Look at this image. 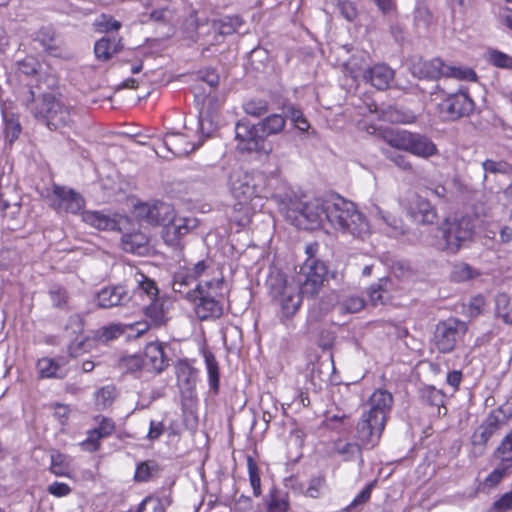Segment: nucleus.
<instances>
[{"mask_svg": "<svg viewBox=\"0 0 512 512\" xmlns=\"http://www.w3.org/2000/svg\"><path fill=\"white\" fill-rule=\"evenodd\" d=\"M286 218L298 228L334 230L356 238L369 234V225L355 205L340 196L315 198L308 202L292 201L286 209Z\"/></svg>", "mask_w": 512, "mask_h": 512, "instance_id": "nucleus-1", "label": "nucleus"}, {"mask_svg": "<svg viewBox=\"0 0 512 512\" xmlns=\"http://www.w3.org/2000/svg\"><path fill=\"white\" fill-rule=\"evenodd\" d=\"M393 406V396L384 389H377L364 405L356 425V439L366 448L375 447L381 438Z\"/></svg>", "mask_w": 512, "mask_h": 512, "instance_id": "nucleus-2", "label": "nucleus"}, {"mask_svg": "<svg viewBox=\"0 0 512 512\" xmlns=\"http://www.w3.org/2000/svg\"><path fill=\"white\" fill-rule=\"evenodd\" d=\"M29 95L31 99H27L26 103L28 110L50 130L70 126L73 122L72 107L60 98L47 93L36 99L32 90L29 91Z\"/></svg>", "mask_w": 512, "mask_h": 512, "instance_id": "nucleus-3", "label": "nucleus"}, {"mask_svg": "<svg viewBox=\"0 0 512 512\" xmlns=\"http://www.w3.org/2000/svg\"><path fill=\"white\" fill-rule=\"evenodd\" d=\"M269 182V177L262 172L248 173L236 169L229 175L231 193L241 203H248L254 198H268L272 195Z\"/></svg>", "mask_w": 512, "mask_h": 512, "instance_id": "nucleus-4", "label": "nucleus"}, {"mask_svg": "<svg viewBox=\"0 0 512 512\" xmlns=\"http://www.w3.org/2000/svg\"><path fill=\"white\" fill-rule=\"evenodd\" d=\"M438 232L441 238L438 247L449 253H456L472 241L474 222L470 216H456L446 219Z\"/></svg>", "mask_w": 512, "mask_h": 512, "instance_id": "nucleus-5", "label": "nucleus"}, {"mask_svg": "<svg viewBox=\"0 0 512 512\" xmlns=\"http://www.w3.org/2000/svg\"><path fill=\"white\" fill-rule=\"evenodd\" d=\"M270 296L281 308L285 317L293 316L300 308L302 294L294 281H288L281 273L271 274L267 280Z\"/></svg>", "mask_w": 512, "mask_h": 512, "instance_id": "nucleus-6", "label": "nucleus"}, {"mask_svg": "<svg viewBox=\"0 0 512 512\" xmlns=\"http://www.w3.org/2000/svg\"><path fill=\"white\" fill-rule=\"evenodd\" d=\"M223 280L206 281L195 286V292L189 293V301L194 303V312L201 321L223 315L222 304L215 299L212 290H221Z\"/></svg>", "mask_w": 512, "mask_h": 512, "instance_id": "nucleus-7", "label": "nucleus"}, {"mask_svg": "<svg viewBox=\"0 0 512 512\" xmlns=\"http://www.w3.org/2000/svg\"><path fill=\"white\" fill-rule=\"evenodd\" d=\"M411 73L418 78L438 79L442 76L465 80H475L476 73L472 69H461L445 65L440 58L429 61L414 58L410 65Z\"/></svg>", "mask_w": 512, "mask_h": 512, "instance_id": "nucleus-8", "label": "nucleus"}, {"mask_svg": "<svg viewBox=\"0 0 512 512\" xmlns=\"http://www.w3.org/2000/svg\"><path fill=\"white\" fill-rule=\"evenodd\" d=\"M475 108V102L466 89L446 93L441 91V101L437 104V112L445 121H456L468 117Z\"/></svg>", "mask_w": 512, "mask_h": 512, "instance_id": "nucleus-9", "label": "nucleus"}, {"mask_svg": "<svg viewBox=\"0 0 512 512\" xmlns=\"http://www.w3.org/2000/svg\"><path fill=\"white\" fill-rule=\"evenodd\" d=\"M386 141L393 148L404 150L425 159L438 153L434 142L427 136L419 133L401 130L389 135Z\"/></svg>", "mask_w": 512, "mask_h": 512, "instance_id": "nucleus-10", "label": "nucleus"}, {"mask_svg": "<svg viewBox=\"0 0 512 512\" xmlns=\"http://www.w3.org/2000/svg\"><path fill=\"white\" fill-rule=\"evenodd\" d=\"M467 330V323L458 318L450 317L440 321L436 324L433 333L432 343L434 348L442 354L453 352Z\"/></svg>", "mask_w": 512, "mask_h": 512, "instance_id": "nucleus-11", "label": "nucleus"}, {"mask_svg": "<svg viewBox=\"0 0 512 512\" xmlns=\"http://www.w3.org/2000/svg\"><path fill=\"white\" fill-rule=\"evenodd\" d=\"M326 274L327 268L324 262L318 259H310L306 260L293 281L302 296L314 297L319 293Z\"/></svg>", "mask_w": 512, "mask_h": 512, "instance_id": "nucleus-12", "label": "nucleus"}, {"mask_svg": "<svg viewBox=\"0 0 512 512\" xmlns=\"http://www.w3.org/2000/svg\"><path fill=\"white\" fill-rule=\"evenodd\" d=\"M257 124L241 119L235 125V139L237 149L241 152H257L269 154L271 147L267 144Z\"/></svg>", "mask_w": 512, "mask_h": 512, "instance_id": "nucleus-13", "label": "nucleus"}, {"mask_svg": "<svg viewBox=\"0 0 512 512\" xmlns=\"http://www.w3.org/2000/svg\"><path fill=\"white\" fill-rule=\"evenodd\" d=\"M49 201L50 206L58 213L76 214L85 205L84 198L78 192L58 184H53Z\"/></svg>", "mask_w": 512, "mask_h": 512, "instance_id": "nucleus-14", "label": "nucleus"}, {"mask_svg": "<svg viewBox=\"0 0 512 512\" xmlns=\"http://www.w3.org/2000/svg\"><path fill=\"white\" fill-rule=\"evenodd\" d=\"M504 422L495 413H490L475 429L471 436L472 454L479 457L484 454L489 439L498 434Z\"/></svg>", "mask_w": 512, "mask_h": 512, "instance_id": "nucleus-15", "label": "nucleus"}, {"mask_svg": "<svg viewBox=\"0 0 512 512\" xmlns=\"http://www.w3.org/2000/svg\"><path fill=\"white\" fill-rule=\"evenodd\" d=\"M138 217L149 225H165L174 220L175 211L172 205L162 201L142 203L136 208Z\"/></svg>", "mask_w": 512, "mask_h": 512, "instance_id": "nucleus-16", "label": "nucleus"}, {"mask_svg": "<svg viewBox=\"0 0 512 512\" xmlns=\"http://www.w3.org/2000/svg\"><path fill=\"white\" fill-rule=\"evenodd\" d=\"M351 73L354 79L362 76L364 80L370 82L378 90L387 89L394 78V71L386 64H377L372 68L357 71L352 70Z\"/></svg>", "mask_w": 512, "mask_h": 512, "instance_id": "nucleus-17", "label": "nucleus"}, {"mask_svg": "<svg viewBox=\"0 0 512 512\" xmlns=\"http://www.w3.org/2000/svg\"><path fill=\"white\" fill-rule=\"evenodd\" d=\"M95 300L99 308L108 309L126 305L131 300V295L122 285L108 286L96 294Z\"/></svg>", "mask_w": 512, "mask_h": 512, "instance_id": "nucleus-18", "label": "nucleus"}, {"mask_svg": "<svg viewBox=\"0 0 512 512\" xmlns=\"http://www.w3.org/2000/svg\"><path fill=\"white\" fill-rule=\"evenodd\" d=\"M407 213L416 224H432L437 219V212L431 203L423 197L415 196L410 202Z\"/></svg>", "mask_w": 512, "mask_h": 512, "instance_id": "nucleus-19", "label": "nucleus"}, {"mask_svg": "<svg viewBox=\"0 0 512 512\" xmlns=\"http://www.w3.org/2000/svg\"><path fill=\"white\" fill-rule=\"evenodd\" d=\"M67 360L65 357L49 358L43 357L37 361L36 369L39 378H57L62 379L66 376L65 366Z\"/></svg>", "mask_w": 512, "mask_h": 512, "instance_id": "nucleus-20", "label": "nucleus"}, {"mask_svg": "<svg viewBox=\"0 0 512 512\" xmlns=\"http://www.w3.org/2000/svg\"><path fill=\"white\" fill-rule=\"evenodd\" d=\"M82 220L98 230H120L122 217L114 214L108 215L99 211H84Z\"/></svg>", "mask_w": 512, "mask_h": 512, "instance_id": "nucleus-21", "label": "nucleus"}, {"mask_svg": "<svg viewBox=\"0 0 512 512\" xmlns=\"http://www.w3.org/2000/svg\"><path fill=\"white\" fill-rule=\"evenodd\" d=\"M143 361L147 371L162 372L168 365L163 345L160 343H149L145 347Z\"/></svg>", "mask_w": 512, "mask_h": 512, "instance_id": "nucleus-22", "label": "nucleus"}, {"mask_svg": "<svg viewBox=\"0 0 512 512\" xmlns=\"http://www.w3.org/2000/svg\"><path fill=\"white\" fill-rule=\"evenodd\" d=\"M35 41L39 42L49 55L55 57L63 55V42L52 27H41L36 33Z\"/></svg>", "mask_w": 512, "mask_h": 512, "instance_id": "nucleus-23", "label": "nucleus"}, {"mask_svg": "<svg viewBox=\"0 0 512 512\" xmlns=\"http://www.w3.org/2000/svg\"><path fill=\"white\" fill-rule=\"evenodd\" d=\"M163 145L175 156L188 155L196 149L195 145L187 140L181 133H167L163 139Z\"/></svg>", "mask_w": 512, "mask_h": 512, "instance_id": "nucleus-24", "label": "nucleus"}, {"mask_svg": "<svg viewBox=\"0 0 512 512\" xmlns=\"http://www.w3.org/2000/svg\"><path fill=\"white\" fill-rule=\"evenodd\" d=\"M188 220L184 218H176L165 225L163 229L164 241L173 246L177 244V241L189 232L190 226Z\"/></svg>", "mask_w": 512, "mask_h": 512, "instance_id": "nucleus-25", "label": "nucleus"}, {"mask_svg": "<svg viewBox=\"0 0 512 512\" xmlns=\"http://www.w3.org/2000/svg\"><path fill=\"white\" fill-rule=\"evenodd\" d=\"M123 48L121 39L103 37L94 46V53L98 60L107 61Z\"/></svg>", "mask_w": 512, "mask_h": 512, "instance_id": "nucleus-26", "label": "nucleus"}, {"mask_svg": "<svg viewBox=\"0 0 512 512\" xmlns=\"http://www.w3.org/2000/svg\"><path fill=\"white\" fill-rule=\"evenodd\" d=\"M122 248L125 252L144 255L148 251V238L141 232L122 236Z\"/></svg>", "mask_w": 512, "mask_h": 512, "instance_id": "nucleus-27", "label": "nucleus"}, {"mask_svg": "<svg viewBox=\"0 0 512 512\" xmlns=\"http://www.w3.org/2000/svg\"><path fill=\"white\" fill-rule=\"evenodd\" d=\"M257 125L266 140L269 136L278 135L284 130L286 119L281 114L274 113L263 118Z\"/></svg>", "mask_w": 512, "mask_h": 512, "instance_id": "nucleus-28", "label": "nucleus"}, {"mask_svg": "<svg viewBox=\"0 0 512 512\" xmlns=\"http://www.w3.org/2000/svg\"><path fill=\"white\" fill-rule=\"evenodd\" d=\"M166 300L162 297H156L149 301V304L145 305L144 313L147 318L150 319L154 326H160L167 320V310L165 307Z\"/></svg>", "mask_w": 512, "mask_h": 512, "instance_id": "nucleus-29", "label": "nucleus"}, {"mask_svg": "<svg viewBox=\"0 0 512 512\" xmlns=\"http://www.w3.org/2000/svg\"><path fill=\"white\" fill-rule=\"evenodd\" d=\"M267 512H289L290 501L286 492L273 488L265 497Z\"/></svg>", "mask_w": 512, "mask_h": 512, "instance_id": "nucleus-30", "label": "nucleus"}, {"mask_svg": "<svg viewBox=\"0 0 512 512\" xmlns=\"http://www.w3.org/2000/svg\"><path fill=\"white\" fill-rule=\"evenodd\" d=\"M362 448L367 449L364 447L360 441L357 439V442H346L342 439H338L333 443V451L343 457L345 461H350L355 458H359L361 462H363L362 459Z\"/></svg>", "mask_w": 512, "mask_h": 512, "instance_id": "nucleus-31", "label": "nucleus"}, {"mask_svg": "<svg viewBox=\"0 0 512 512\" xmlns=\"http://www.w3.org/2000/svg\"><path fill=\"white\" fill-rule=\"evenodd\" d=\"M380 118L384 121L398 124L413 123L416 116L413 112L398 106H388L381 110Z\"/></svg>", "mask_w": 512, "mask_h": 512, "instance_id": "nucleus-32", "label": "nucleus"}, {"mask_svg": "<svg viewBox=\"0 0 512 512\" xmlns=\"http://www.w3.org/2000/svg\"><path fill=\"white\" fill-rule=\"evenodd\" d=\"M203 356L206 365L210 390L213 392V394H217L219 392L220 384L219 364L212 352L206 350L203 352Z\"/></svg>", "mask_w": 512, "mask_h": 512, "instance_id": "nucleus-33", "label": "nucleus"}, {"mask_svg": "<svg viewBox=\"0 0 512 512\" xmlns=\"http://www.w3.org/2000/svg\"><path fill=\"white\" fill-rule=\"evenodd\" d=\"M195 281L196 280L193 279V276L190 275L189 269H179L174 275L172 289L175 293L183 295L189 300V293L195 292V288L190 289V286Z\"/></svg>", "mask_w": 512, "mask_h": 512, "instance_id": "nucleus-34", "label": "nucleus"}, {"mask_svg": "<svg viewBox=\"0 0 512 512\" xmlns=\"http://www.w3.org/2000/svg\"><path fill=\"white\" fill-rule=\"evenodd\" d=\"M242 19L238 15L225 16L212 22L213 29L220 35H231L242 25Z\"/></svg>", "mask_w": 512, "mask_h": 512, "instance_id": "nucleus-35", "label": "nucleus"}, {"mask_svg": "<svg viewBox=\"0 0 512 512\" xmlns=\"http://www.w3.org/2000/svg\"><path fill=\"white\" fill-rule=\"evenodd\" d=\"M50 471L56 476H70L71 458L60 452L51 454Z\"/></svg>", "mask_w": 512, "mask_h": 512, "instance_id": "nucleus-36", "label": "nucleus"}, {"mask_svg": "<svg viewBox=\"0 0 512 512\" xmlns=\"http://www.w3.org/2000/svg\"><path fill=\"white\" fill-rule=\"evenodd\" d=\"M511 299L506 293H499L495 297V315L507 325H512Z\"/></svg>", "mask_w": 512, "mask_h": 512, "instance_id": "nucleus-37", "label": "nucleus"}, {"mask_svg": "<svg viewBox=\"0 0 512 512\" xmlns=\"http://www.w3.org/2000/svg\"><path fill=\"white\" fill-rule=\"evenodd\" d=\"M390 281L387 278H381L377 283L372 284L368 289V296L373 306L382 305L385 302L384 294L388 291Z\"/></svg>", "mask_w": 512, "mask_h": 512, "instance_id": "nucleus-38", "label": "nucleus"}, {"mask_svg": "<svg viewBox=\"0 0 512 512\" xmlns=\"http://www.w3.org/2000/svg\"><path fill=\"white\" fill-rule=\"evenodd\" d=\"M3 120H4V134L7 141L12 144L21 133V125L19 120L14 117L13 114H8L5 111H2Z\"/></svg>", "mask_w": 512, "mask_h": 512, "instance_id": "nucleus-39", "label": "nucleus"}, {"mask_svg": "<svg viewBox=\"0 0 512 512\" xmlns=\"http://www.w3.org/2000/svg\"><path fill=\"white\" fill-rule=\"evenodd\" d=\"M494 456L500 462L512 467V431L502 439Z\"/></svg>", "mask_w": 512, "mask_h": 512, "instance_id": "nucleus-40", "label": "nucleus"}, {"mask_svg": "<svg viewBox=\"0 0 512 512\" xmlns=\"http://www.w3.org/2000/svg\"><path fill=\"white\" fill-rule=\"evenodd\" d=\"M118 367L123 373H135L145 369L143 357L137 354L121 357L118 361Z\"/></svg>", "mask_w": 512, "mask_h": 512, "instance_id": "nucleus-41", "label": "nucleus"}, {"mask_svg": "<svg viewBox=\"0 0 512 512\" xmlns=\"http://www.w3.org/2000/svg\"><path fill=\"white\" fill-rule=\"evenodd\" d=\"M136 281L138 283V287L135 293L139 295H146L149 301L159 297V290L154 280L143 274H139V278H137Z\"/></svg>", "mask_w": 512, "mask_h": 512, "instance_id": "nucleus-42", "label": "nucleus"}, {"mask_svg": "<svg viewBox=\"0 0 512 512\" xmlns=\"http://www.w3.org/2000/svg\"><path fill=\"white\" fill-rule=\"evenodd\" d=\"M269 104L263 99H250L243 103V110L247 115L260 117L268 112Z\"/></svg>", "mask_w": 512, "mask_h": 512, "instance_id": "nucleus-43", "label": "nucleus"}, {"mask_svg": "<svg viewBox=\"0 0 512 512\" xmlns=\"http://www.w3.org/2000/svg\"><path fill=\"white\" fill-rule=\"evenodd\" d=\"M479 273L466 263L454 266L451 277L455 282H465L477 277Z\"/></svg>", "mask_w": 512, "mask_h": 512, "instance_id": "nucleus-44", "label": "nucleus"}, {"mask_svg": "<svg viewBox=\"0 0 512 512\" xmlns=\"http://www.w3.org/2000/svg\"><path fill=\"white\" fill-rule=\"evenodd\" d=\"M511 467L500 462L499 465L484 479L482 485L485 488L491 489L496 487L507 475Z\"/></svg>", "mask_w": 512, "mask_h": 512, "instance_id": "nucleus-45", "label": "nucleus"}, {"mask_svg": "<svg viewBox=\"0 0 512 512\" xmlns=\"http://www.w3.org/2000/svg\"><path fill=\"white\" fill-rule=\"evenodd\" d=\"M365 306V301L363 298L357 295H351L343 299L338 304V309L342 313H357L362 310Z\"/></svg>", "mask_w": 512, "mask_h": 512, "instance_id": "nucleus-46", "label": "nucleus"}, {"mask_svg": "<svg viewBox=\"0 0 512 512\" xmlns=\"http://www.w3.org/2000/svg\"><path fill=\"white\" fill-rule=\"evenodd\" d=\"M247 468L249 473L250 484L253 489V495L255 497H259L262 493L259 469L256 462L251 456L247 457Z\"/></svg>", "mask_w": 512, "mask_h": 512, "instance_id": "nucleus-47", "label": "nucleus"}, {"mask_svg": "<svg viewBox=\"0 0 512 512\" xmlns=\"http://www.w3.org/2000/svg\"><path fill=\"white\" fill-rule=\"evenodd\" d=\"M485 306V298L482 295H476L463 306V312L468 317L475 318L483 313Z\"/></svg>", "mask_w": 512, "mask_h": 512, "instance_id": "nucleus-48", "label": "nucleus"}, {"mask_svg": "<svg viewBox=\"0 0 512 512\" xmlns=\"http://www.w3.org/2000/svg\"><path fill=\"white\" fill-rule=\"evenodd\" d=\"M484 174V181L487 179V173L493 174H507L511 170V166L506 161H494L491 159H487L482 163Z\"/></svg>", "mask_w": 512, "mask_h": 512, "instance_id": "nucleus-49", "label": "nucleus"}, {"mask_svg": "<svg viewBox=\"0 0 512 512\" xmlns=\"http://www.w3.org/2000/svg\"><path fill=\"white\" fill-rule=\"evenodd\" d=\"M376 485V480L371 481L368 483L354 498V500L350 503V505L347 507V510L349 512H353L358 507L364 505L371 497L372 490L374 489Z\"/></svg>", "mask_w": 512, "mask_h": 512, "instance_id": "nucleus-50", "label": "nucleus"}, {"mask_svg": "<svg viewBox=\"0 0 512 512\" xmlns=\"http://www.w3.org/2000/svg\"><path fill=\"white\" fill-rule=\"evenodd\" d=\"M286 112L287 117L290 118V120L298 130L306 132L309 129L310 124L308 120L304 117L301 110L297 109L294 106H288L286 108Z\"/></svg>", "mask_w": 512, "mask_h": 512, "instance_id": "nucleus-51", "label": "nucleus"}, {"mask_svg": "<svg viewBox=\"0 0 512 512\" xmlns=\"http://www.w3.org/2000/svg\"><path fill=\"white\" fill-rule=\"evenodd\" d=\"M239 209L234 208V212L231 215L232 221H234L237 225L244 227L248 225L251 221L252 212L251 208L247 205V203L239 202Z\"/></svg>", "mask_w": 512, "mask_h": 512, "instance_id": "nucleus-52", "label": "nucleus"}, {"mask_svg": "<svg viewBox=\"0 0 512 512\" xmlns=\"http://www.w3.org/2000/svg\"><path fill=\"white\" fill-rule=\"evenodd\" d=\"M117 396L114 386H105L96 392V402L103 407L110 406Z\"/></svg>", "mask_w": 512, "mask_h": 512, "instance_id": "nucleus-53", "label": "nucleus"}, {"mask_svg": "<svg viewBox=\"0 0 512 512\" xmlns=\"http://www.w3.org/2000/svg\"><path fill=\"white\" fill-rule=\"evenodd\" d=\"M489 61L496 67L512 69V57L498 50L489 52Z\"/></svg>", "mask_w": 512, "mask_h": 512, "instance_id": "nucleus-54", "label": "nucleus"}, {"mask_svg": "<svg viewBox=\"0 0 512 512\" xmlns=\"http://www.w3.org/2000/svg\"><path fill=\"white\" fill-rule=\"evenodd\" d=\"M156 464L153 462H142L140 463L135 471L134 479L136 482H146L148 481L152 473L156 470Z\"/></svg>", "mask_w": 512, "mask_h": 512, "instance_id": "nucleus-55", "label": "nucleus"}, {"mask_svg": "<svg viewBox=\"0 0 512 512\" xmlns=\"http://www.w3.org/2000/svg\"><path fill=\"white\" fill-rule=\"evenodd\" d=\"M512 510V491L506 492L497 499L488 512H507Z\"/></svg>", "mask_w": 512, "mask_h": 512, "instance_id": "nucleus-56", "label": "nucleus"}, {"mask_svg": "<svg viewBox=\"0 0 512 512\" xmlns=\"http://www.w3.org/2000/svg\"><path fill=\"white\" fill-rule=\"evenodd\" d=\"M384 153H385L386 157L401 170H403V171H412L413 170V166L408 161L406 156L396 153V152H393V151H386Z\"/></svg>", "mask_w": 512, "mask_h": 512, "instance_id": "nucleus-57", "label": "nucleus"}, {"mask_svg": "<svg viewBox=\"0 0 512 512\" xmlns=\"http://www.w3.org/2000/svg\"><path fill=\"white\" fill-rule=\"evenodd\" d=\"M102 438L103 437L100 436L98 431L94 428L88 431L87 438L81 443V446L90 452L97 451L100 447L99 441Z\"/></svg>", "mask_w": 512, "mask_h": 512, "instance_id": "nucleus-58", "label": "nucleus"}, {"mask_svg": "<svg viewBox=\"0 0 512 512\" xmlns=\"http://www.w3.org/2000/svg\"><path fill=\"white\" fill-rule=\"evenodd\" d=\"M97 26L103 32L117 31L121 28V22L105 14L97 20Z\"/></svg>", "mask_w": 512, "mask_h": 512, "instance_id": "nucleus-59", "label": "nucleus"}, {"mask_svg": "<svg viewBox=\"0 0 512 512\" xmlns=\"http://www.w3.org/2000/svg\"><path fill=\"white\" fill-rule=\"evenodd\" d=\"M212 268V260L209 258L198 261L193 264L192 268H188L190 270V275L193 276L194 280H197L200 276L207 274V272Z\"/></svg>", "mask_w": 512, "mask_h": 512, "instance_id": "nucleus-60", "label": "nucleus"}, {"mask_svg": "<svg viewBox=\"0 0 512 512\" xmlns=\"http://www.w3.org/2000/svg\"><path fill=\"white\" fill-rule=\"evenodd\" d=\"M325 480L321 477H316L310 480L308 487L305 488L304 495L310 498H318L321 489L324 487Z\"/></svg>", "mask_w": 512, "mask_h": 512, "instance_id": "nucleus-61", "label": "nucleus"}, {"mask_svg": "<svg viewBox=\"0 0 512 512\" xmlns=\"http://www.w3.org/2000/svg\"><path fill=\"white\" fill-rule=\"evenodd\" d=\"M51 301L55 307L63 308L67 304L68 295L65 289L55 288L49 291Z\"/></svg>", "mask_w": 512, "mask_h": 512, "instance_id": "nucleus-62", "label": "nucleus"}, {"mask_svg": "<svg viewBox=\"0 0 512 512\" xmlns=\"http://www.w3.org/2000/svg\"><path fill=\"white\" fill-rule=\"evenodd\" d=\"M148 508H151L152 512H165L161 501L151 497H147L141 502L138 512H146Z\"/></svg>", "mask_w": 512, "mask_h": 512, "instance_id": "nucleus-63", "label": "nucleus"}, {"mask_svg": "<svg viewBox=\"0 0 512 512\" xmlns=\"http://www.w3.org/2000/svg\"><path fill=\"white\" fill-rule=\"evenodd\" d=\"M47 491L55 497H65L70 494L71 488L66 483L55 481L48 486Z\"/></svg>", "mask_w": 512, "mask_h": 512, "instance_id": "nucleus-64", "label": "nucleus"}]
</instances>
